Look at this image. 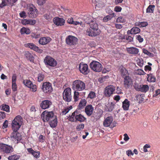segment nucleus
Instances as JSON below:
<instances>
[{
    "mask_svg": "<svg viewBox=\"0 0 160 160\" xmlns=\"http://www.w3.org/2000/svg\"><path fill=\"white\" fill-rule=\"evenodd\" d=\"M90 26V28L88 29L86 31V34L91 37H95L99 35L101 32L98 29V24L93 21H91L90 22H88Z\"/></svg>",
    "mask_w": 160,
    "mask_h": 160,
    "instance_id": "obj_1",
    "label": "nucleus"
},
{
    "mask_svg": "<svg viewBox=\"0 0 160 160\" xmlns=\"http://www.w3.org/2000/svg\"><path fill=\"white\" fill-rule=\"evenodd\" d=\"M23 124V119L20 115L16 116L12 123V128L13 131H17Z\"/></svg>",
    "mask_w": 160,
    "mask_h": 160,
    "instance_id": "obj_2",
    "label": "nucleus"
},
{
    "mask_svg": "<svg viewBox=\"0 0 160 160\" xmlns=\"http://www.w3.org/2000/svg\"><path fill=\"white\" fill-rule=\"evenodd\" d=\"M86 88L84 82L82 81L77 80L74 81L72 84V88L74 90L77 91H82Z\"/></svg>",
    "mask_w": 160,
    "mask_h": 160,
    "instance_id": "obj_3",
    "label": "nucleus"
},
{
    "mask_svg": "<svg viewBox=\"0 0 160 160\" xmlns=\"http://www.w3.org/2000/svg\"><path fill=\"white\" fill-rule=\"evenodd\" d=\"M91 69L94 72H99L102 69V65L99 62L96 61H92L89 64Z\"/></svg>",
    "mask_w": 160,
    "mask_h": 160,
    "instance_id": "obj_4",
    "label": "nucleus"
},
{
    "mask_svg": "<svg viewBox=\"0 0 160 160\" xmlns=\"http://www.w3.org/2000/svg\"><path fill=\"white\" fill-rule=\"evenodd\" d=\"M56 116L54 115V113L52 111L48 112L46 111L43 112L41 117L44 122H48L52 120Z\"/></svg>",
    "mask_w": 160,
    "mask_h": 160,
    "instance_id": "obj_5",
    "label": "nucleus"
},
{
    "mask_svg": "<svg viewBox=\"0 0 160 160\" xmlns=\"http://www.w3.org/2000/svg\"><path fill=\"white\" fill-rule=\"evenodd\" d=\"M0 151L8 154L13 152V149L12 146L2 143H0Z\"/></svg>",
    "mask_w": 160,
    "mask_h": 160,
    "instance_id": "obj_6",
    "label": "nucleus"
},
{
    "mask_svg": "<svg viewBox=\"0 0 160 160\" xmlns=\"http://www.w3.org/2000/svg\"><path fill=\"white\" fill-rule=\"evenodd\" d=\"M71 89L69 88L65 89L63 94V98L64 100L67 102H70L72 99Z\"/></svg>",
    "mask_w": 160,
    "mask_h": 160,
    "instance_id": "obj_7",
    "label": "nucleus"
},
{
    "mask_svg": "<svg viewBox=\"0 0 160 160\" xmlns=\"http://www.w3.org/2000/svg\"><path fill=\"white\" fill-rule=\"evenodd\" d=\"M28 10V14L32 18H35L38 15V11L36 8L32 4H30Z\"/></svg>",
    "mask_w": 160,
    "mask_h": 160,
    "instance_id": "obj_8",
    "label": "nucleus"
},
{
    "mask_svg": "<svg viewBox=\"0 0 160 160\" xmlns=\"http://www.w3.org/2000/svg\"><path fill=\"white\" fill-rule=\"evenodd\" d=\"M115 90V88L114 86L109 85L105 88L104 94L106 97H110L113 93Z\"/></svg>",
    "mask_w": 160,
    "mask_h": 160,
    "instance_id": "obj_9",
    "label": "nucleus"
},
{
    "mask_svg": "<svg viewBox=\"0 0 160 160\" xmlns=\"http://www.w3.org/2000/svg\"><path fill=\"white\" fill-rule=\"evenodd\" d=\"M45 64L51 67H55L57 64V62L52 57L47 56L44 59Z\"/></svg>",
    "mask_w": 160,
    "mask_h": 160,
    "instance_id": "obj_10",
    "label": "nucleus"
},
{
    "mask_svg": "<svg viewBox=\"0 0 160 160\" xmlns=\"http://www.w3.org/2000/svg\"><path fill=\"white\" fill-rule=\"evenodd\" d=\"M133 86L136 90L142 92H146L149 89V86L146 84L139 85L137 83H134Z\"/></svg>",
    "mask_w": 160,
    "mask_h": 160,
    "instance_id": "obj_11",
    "label": "nucleus"
},
{
    "mask_svg": "<svg viewBox=\"0 0 160 160\" xmlns=\"http://www.w3.org/2000/svg\"><path fill=\"white\" fill-rule=\"evenodd\" d=\"M78 39L75 37L69 35L66 38V43L70 45H74L76 44L78 42Z\"/></svg>",
    "mask_w": 160,
    "mask_h": 160,
    "instance_id": "obj_12",
    "label": "nucleus"
},
{
    "mask_svg": "<svg viewBox=\"0 0 160 160\" xmlns=\"http://www.w3.org/2000/svg\"><path fill=\"white\" fill-rule=\"evenodd\" d=\"M123 82L124 86L126 88H130L132 86L133 84L132 79L129 76L125 77Z\"/></svg>",
    "mask_w": 160,
    "mask_h": 160,
    "instance_id": "obj_13",
    "label": "nucleus"
},
{
    "mask_svg": "<svg viewBox=\"0 0 160 160\" xmlns=\"http://www.w3.org/2000/svg\"><path fill=\"white\" fill-rule=\"evenodd\" d=\"M17 131H13L11 136V139L16 143H18L22 139V136Z\"/></svg>",
    "mask_w": 160,
    "mask_h": 160,
    "instance_id": "obj_14",
    "label": "nucleus"
},
{
    "mask_svg": "<svg viewBox=\"0 0 160 160\" xmlns=\"http://www.w3.org/2000/svg\"><path fill=\"white\" fill-rule=\"evenodd\" d=\"M113 119L112 116H109L107 117L104 120L103 122V124L104 127H108L111 126L112 127L116 126V123L113 122H112Z\"/></svg>",
    "mask_w": 160,
    "mask_h": 160,
    "instance_id": "obj_15",
    "label": "nucleus"
},
{
    "mask_svg": "<svg viewBox=\"0 0 160 160\" xmlns=\"http://www.w3.org/2000/svg\"><path fill=\"white\" fill-rule=\"evenodd\" d=\"M42 89L45 93H50L52 90V88L51 83L46 82L43 83Z\"/></svg>",
    "mask_w": 160,
    "mask_h": 160,
    "instance_id": "obj_16",
    "label": "nucleus"
},
{
    "mask_svg": "<svg viewBox=\"0 0 160 160\" xmlns=\"http://www.w3.org/2000/svg\"><path fill=\"white\" fill-rule=\"evenodd\" d=\"M23 83L26 86L32 89L33 92H35L37 91L36 86L35 84H33L29 80H23Z\"/></svg>",
    "mask_w": 160,
    "mask_h": 160,
    "instance_id": "obj_17",
    "label": "nucleus"
},
{
    "mask_svg": "<svg viewBox=\"0 0 160 160\" xmlns=\"http://www.w3.org/2000/svg\"><path fill=\"white\" fill-rule=\"evenodd\" d=\"M79 70L80 72L84 75H86L89 72L88 66L86 64L81 63L79 65Z\"/></svg>",
    "mask_w": 160,
    "mask_h": 160,
    "instance_id": "obj_18",
    "label": "nucleus"
},
{
    "mask_svg": "<svg viewBox=\"0 0 160 160\" xmlns=\"http://www.w3.org/2000/svg\"><path fill=\"white\" fill-rule=\"evenodd\" d=\"M24 46L40 53H42V50L39 49L38 47L32 43H26L24 44Z\"/></svg>",
    "mask_w": 160,
    "mask_h": 160,
    "instance_id": "obj_19",
    "label": "nucleus"
},
{
    "mask_svg": "<svg viewBox=\"0 0 160 160\" xmlns=\"http://www.w3.org/2000/svg\"><path fill=\"white\" fill-rule=\"evenodd\" d=\"M53 22L55 25L60 26L63 25L65 23V20L64 19L57 17L53 19Z\"/></svg>",
    "mask_w": 160,
    "mask_h": 160,
    "instance_id": "obj_20",
    "label": "nucleus"
},
{
    "mask_svg": "<svg viewBox=\"0 0 160 160\" xmlns=\"http://www.w3.org/2000/svg\"><path fill=\"white\" fill-rule=\"evenodd\" d=\"M51 38L49 37H42L39 40L38 43L41 45H46L49 43L51 41Z\"/></svg>",
    "mask_w": 160,
    "mask_h": 160,
    "instance_id": "obj_21",
    "label": "nucleus"
},
{
    "mask_svg": "<svg viewBox=\"0 0 160 160\" xmlns=\"http://www.w3.org/2000/svg\"><path fill=\"white\" fill-rule=\"evenodd\" d=\"M52 104V102L50 101L44 100L40 104V107L42 109H45L49 108Z\"/></svg>",
    "mask_w": 160,
    "mask_h": 160,
    "instance_id": "obj_22",
    "label": "nucleus"
},
{
    "mask_svg": "<svg viewBox=\"0 0 160 160\" xmlns=\"http://www.w3.org/2000/svg\"><path fill=\"white\" fill-rule=\"evenodd\" d=\"M126 49L127 52L129 54L136 55L138 54L139 52L138 48L133 47L127 48Z\"/></svg>",
    "mask_w": 160,
    "mask_h": 160,
    "instance_id": "obj_23",
    "label": "nucleus"
},
{
    "mask_svg": "<svg viewBox=\"0 0 160 160\" xmlns=\"http://www.w3.org/2000/svg\"><path fill=\"white\" fill-rule=\"evenodd\" d=\"M27 151L36 158H39L40 157V152L39 151H34L31 148L27 149Z\"/></svg>",
    "mask_w": 160,
    "mask_h": 160,
    "instance_id": "obj_24",
    "label": "nucleus"
},
{
    "mask_svg": "<svg viewBox=\"0 0 160 160\" xmlns=\"http://www.w3.org/2000/svg\"><path fill=\"white\" fill-rule=\"evenodd\" d=\"M94 108L91 105H89L86 106L85 108V112L88 116L91 115L92 113Z\"/></svg>",
    "mask_w": 160,
    "mask_h": 160,
    "instance_id": "obj_25",
    "label": "nucleus"
},
{
    "mask_svg": "<svg viewBox=\"0 0 160 160\" xmlns=\"http://www.w3.org/2000/svg\"><path fill=\"white\" fill-rule=\"evenodd\" d=\"M140 29L137 27H134L130 30H128L127 33L128 35L129 34H135L140 32Z\"/></svg>",
    "mask_w": 160,
    "mask_h": 160,
    "instance_id": "obj_26",
    "label": "nucleus"
},
{
    "mask_svg": "<svg viewBox=\"0 0 160 160\" xmlns=\"http://www.w3.org/2000/svg\"><path fill=\"white\" fill-rule=\"evenodd\" d=\"M36 21L35 20L32 19L27 20L24 19L22 20V23L23 25H25L29 24L32 25H34L36 23Z\"/></svg>",
    "mask_w": 160,
    "mask_h": 160,
    "instance_id": "obj_27",
    "label": "nucleus"
},
{
    "mask_svg": "<svg viewBox=\"0 0 160 160\" xmlns=\"http://www.w3.org/2000/svg\"><path fill=\"white\" fill-rule=\"evenodd\" d=\"M130 105V102L127 99H125L122 102V108L124 110H128Z\"/></svg>",
    "mask_w": 160,
    "mask_h": 160,
    "instance_id": "obj_28",
    "label": "nucleus"
},
{
    "mask_svg": "<svg viewBox=\"0 0 160 160\" xmlns=\"http://www.w3.org/2000/svg\"><path fill=\"white\" fill-rule=\"evenodd\" d=\"M49 122L50 126L52 128H54L56 127L57 124V119L56 116L54 117L52 120H50Z\"/></svg>",
    "mask_w": 160,
    "mask_h": 160,
    "instance_id": "obj_29",
    "label": "nucleus"
},
{
    "mask_svg": "<svg viewBox=\"0 0 160 160\" xmlns=\"http://www.w3.org/2000/svg\"><path fill=\"white\" fill-rule=\"evenodd\" d=\"M75 116V121H77L80 122H83L86 120V118L81 114L77 115Z\"/></svg>",
    "mask_w": 160,
    "mask_h": 160,
    "instance_id": "obj_30",
    "label": "nucleus"
},
{
    "mask_svg": "<svg viewBox=\"0 0 160 160\" xmlns=\"http://www.w3.org/2000/svg\"><path fill=\"white\" fill-rule=\"evenodd\" d=\"M115 102H112L111 103H108L106 105V107L108 109V111L109 112L112 111L114 108V105Z\"/></svg>",
    "mask_w": 160,
    "mask_h": 160,
    "instance_id": "obj_31",
    "label": "nucleus"
},
{
    "mask_svg": "<svg viewBox=\"0 0 160 160\" xmlns=\"http://www.w3.org/2000/svg\"><path fill=\"white\" fill-rule=\"evenodd\" d=\"M86 103L87 101L85 99H82L79 103L78 108L79 109H82L86 105Z\"/></svg>",
    "mask_w": 160,
    "mask_h": 160,
    "instance_id": "obj_32",
    "label": "nucleus"
},
{
    "mask_svg": "<svg viewBox=\"0 0 160 160\" xmlns=\"http://www.w3.org/2000/svg\"><path fill=\"white\" fill-rule=\"evenodd\" d=\"M148 23L146 22H136L135 25L136 26H138L140 27H144L147 26H148Z\"/></svg>",
    "mask_w": 160,
    "mask_h": 160,
    "instance_id": "obj_33",
    "label": "nucleus"
},
{
    "mask_svg": "<svg viewBox=\"0 0 160 160\" xmlns=\"http://www.w3.org/2000/svg\"><path fill=\"white\" fill-rule=\"evenodd\" d=\"M147 78V81L151 82H155L156 80V78L152 74H148Z\"/></svg>",
    "mask_w": 160,
    "mask_h": 160,
    "instance_id": "obj_34",
    "label": "nucleus"
},
{
    "mask_svg": "<svg viewBox=\"0 0 160 160\" xmlns=\"http://www.w3.org/2000/svg\"><path fill=\"white\" fill-rule=\"evenodd\" d=\"M25 56L31 62H33L34 60V58L31 54L28 52H25Z\"/></svg>",
    "mask_w": 160,
    "mask_h": 160,
    "instance_id": "obj_35",
    "label": "nucleus"
},
{
    "mask_svg": "<svg viewBox=\"0 0 160 160\" xmlns=\"http://www.w3.org/2000/svg\"><path fill=\"white\" fill-rule=\"evenodd\" d=\"M20 157L19 155L15 154L9 156L8 158V160H18Z\"/></svg>",
    "mask_w": 160,
    "mask_h": 160,
    "instance_id": "obj_36",
    "label": "nucleus"
},
{
    "mask_svg": "<svg viewBox=\"0 0 160 160\" xmlns=\"http://www.w3.org/2000/svg\"><path fill=\"white\" fill-rule=\"evenodd\" d=\"M20 32L22 34L25 33L28 34L30 33L31 31L29 28L23 27L21 29Z\"/></svg>",
    "mask_w": 160,
    "mask_h": 160,
    "instance_id": "obj_37",
    "label": "nucleus"
},
{
    "mask_svg": "<svg viewBox=\"0 0 160 160\" xmlns=\"http://www.w3.org/2000/svg\"><path fill=\"white\" fill-rule=\"evenodd\" d=\"M154 8L155 6L154 5H149L146 9V12L148 13H153Z\"/></svg>",
    "mask_w": 160,
    "mask_h": 160,
    "instance_id": "obj_38",
    "label": "nucleus"
},
{
    "mask_svg": "<svg viewBox=\"0 0 160 160\" xmlns=\"http://www.w3.org/2000/svg\"><path fill=\"white\" fill-rule=\"evenodd\" d=\"M121 75L122 76H127L128 75L127 70L124 68L122 67L120 69Z\"/></svg>",
    "mask_w": 160,
    "mask_h": 160,
    "instance_id": "obj_39",
    "label": "nucleus"
},
{
    "mask_svg": "<svg viewBox=\"0 0 160 160\" xmlns=\"http://www.w3.org/2000/svg\"><path fill=\"white\" fill-rule=\"evenodd\" d=\"M11 0H2L1 3L0 4V8H2L7 5Z\"/></svg>",
    "mask_w": 160,
    "mask_h": 160,
    "instance_id": "obj_40",
    "label": "nucleus"
},
{
    "mask_svg": "<svg viewBox=\"0 0 160 160\" xmlns=\"http://www.w3.org/2000/svg\"><path fill=\"white\" fill-rule=\"evenodd\" d=\"M77 113V112H73L72 114V115L68 118V120L69 121L71 122H74L75 121V116H76V114Z\"/></svg>",
    "mask_w": 160,
    "mask_h": 160,
    "instance_id": "obj_41",
    "label": "nucleus"
},
{
    "mask_svg": "<svg viewBox=\"0 0 160 160\" xmlns=\"http://www.w3.org/2000/svg\"><path fill=\"white\" fill-rule=\"evenodd\" d=\"M76 90H75L74 92V101L77 102L79 99V92Z\"/></svg>",
    "mask_w": 160,
    "mask_h": 160,
    "instance_id": "obj_42",
    "label": "nucleus"
},
{
    "mask_svg": "<svg viewBox=\"0 0 160 160\" xmlns=\"http://www.w3.org/2000/svg\"><path fill=\"white\" fill-rule=\"evenodd\" d=\"M72 108V106H70V107L68 108H63L62 110V115H65L67 114L70 110Z\"/></svg>",
    "mask_w": 160,
    "mask_h": 160,
    "instance_id": "obj_43",
    "label": "nucleus"
},
{
    "mask_svg": "<svg viewBox=\"0 0 160 160\" xmlns=\"http://www.w3.org/2000/svg\"><path fill=\"white\" fill-rule=\"evenodd\" d=\"M137 64L140 67H142L143 65V61L142 58H138L136 60Z\"/></svg>",
    "mask_w": 160,
    "mask_h": 160,
    "instance_id": "obj_44",
    "label": "nucleus"
},
{
    "mask_svg": "<svg viewBox=\"0 0 160 160\" xmlns=\"http://www.w3.org/2000/svg\"><path fill=\"white\" fill-rule=\"evenodd\" d=\"M2 109L6 112H9V107L6 104H2Z\"/></svg>",
    "mask_w": 160,
    "mask_h": 160,
    "instance_id": "obj_45",
    "label": "nucleus"
},
{
    "mask_svg": "<svg viewBox=\"0 0 160 160\" xmlns=\"http://www.w3.org/2000/svg\"><path fill=\"white\" fill-rule=\"evenodd\" d=\"M96 96L95 93L92 91H90L88 95V98L91 99H93Z\"/></svg>",
    "mask_w": 160,
    "mask_h": 160,
    "instance_id": "obj_46",
    "label": "nucleus"
},
{
    "mask_svg": "<svg viewBox=\"0 0 160 160\" xmlns=\"http://www.w3.org/2000/svg\"><path fill=\"white\" fill-rule=\"evenodd\" d=\"M47 0H36V2L39 6H42L44 4Z\"/></svg>",
    "mask_w": 160,
    "mask_h": 160,
    "instance_id": "obj_47",
    "label": "nucleus"
},
{
    "mask_svg": "<svg viewBox=\"0 0 160 160\" xmlns=\"http://www.w3.org/2000/svg\"><path fill=\"white\" fill-rule=\"evenodd\" d=\"M44 78V75L42 74H39L38 75V81L39 82H41L43 80Z\"/></svg>",
    "mask_w": 160,
    "mask_h": 160,
    "instance_id": "obj_48",
    "label": "nucleus"
},
{
    "mask_svg": "<svg viewBox=\"0 0 160 160\" xmlns=\"http://www.w3.org/2000/svg\"><path fill=\"white\" fill-rule=\"evenodd\" d=\"M136 73L138 75H145L146 73L144 72L142 69H138L136 71Z\"/></svg>",
    "mask_w": 160,
    "mask_h": 160,
    "instance_id": "obj_49",
    "label": "nucleus"
},
{
    "mask_svg": "<svg viewBox=\"0 0 160 160\" xmlns=\"http://www.w3.org/2000/svg\"><path fill=\"white\" fill-rule=\"evenodd\" d=\"M43 16L46 19L48 20H51L52 18V16L50 15L49 13H47L45 14Z\"/></svg>",
    "mask_w": 160,
    "mask_h": 160,
    "instance_id": "obj_50",
    "label": "nucleus"
},
{
    "mask_svg": "<svg viewBox=\"0 0 160 160\" xmlns=\"http://www.w3.org/2000/svg\"><path fill=\"white\" fill-rule=\"evenodd\" d=\"M153 97H159L160 96V89H158L155 91L153 94Z\"/></svg>",
    "mask_w": 160,
    "mask_h": 160,
    "instance_id": "obj_51",
    "label": "nucleus"
},
{
    "mask_svg": "<svg viewBox=\"0 0 160 160\" xmlns=\"http://www.w3.org/2000/svg\"><path fill=\"white\" fill-rule=\"evenodd\" d=\"M112 18L111 15H108L104 18L103 21L105 22H106L110 20Z\"/></svg>",
    "mask_w": 160,
    "mask_h": 160,
    "instance_id": "obj_52",
    "label": "nucleus"
},
{
    "mask_svg": "<svg viewBox=\"0 0 160 160\" xmlns=\"http://www.w3.org/2000/svg\"><path fill=\"white\" fill-rule=\"evenodd\" d=\"M84 125L83 124H80L77 126V129L78 131H80L84 128Z\"/></svg>",
    "mask_w": 160,
    "mask_h": 160,
    "instance_id": "obj_53",
    "label": "nucleus"
},
{
    "mask_svg": "<svg viewBox=\"0 0 160 160\" xmlns=\"http://www.w3.org/2000/svg\"><path fill=\"white\" fill-rule=\"evenodd\" d=\"M125 21L124 18L122 17H119L117 19V22H124Z\"/></svg>",
    "mask_w": 160,
    "mask_h": 160,
    "instance_id": "obj_54",
    "label": "nucleus"
},
{
    "mask_svg": "<svg viewBox=\"0 0 160 160\" xmlns=\"http://www.w3.org/2000/svg\"><path fill=\"white\" fill-rule=\"evenodd\" d=\"M96 6V7L102 8L104 6V4L102 2H97Z\"/></svg>",
    "mask_w": 160,
    "mask_h": 160,
    "instance_id": "obj_55",
    "label": "nucleus"
},
{
    "mask_svg": "<svg viewBox=\"0 0 160 160\" xmlns=\"http://www.w3.org/2000/svg\"><path fill=\"white\" fill-rule=\"evenodd\" d=\"M45 140V137L43 136L42 135L39 136L38 138L39 141L41 142H44Z\"/></svg>",
    "mask_w": 160,
    "mask_h": 160,
    "instance_id": "obj_56",
    "label": "nucleus"
},
{
    "mask_svg": "<svg viewBox=\"0 0 160 160\" xmlns=\"http://www.w3.org/2000/svg\"><path fill=\"white\" fill-rule=\"evenodd\" d=\"M12 88L13 91L15 92L17 90V87L16 83H12Z\"/></svg>",
    "mask_w": 160,
    "mask_h": 160,
    "instance_id": "obj_57",
    "label": "nucleus"
},
{
    "mask_svg": "<svg viewBox=\"0 0 160 160\" xmlns=\"http://www.w3.org/2000/svg\"><path fill=\"white\" fill-rule=\"evenodd\" d=\"M150 147V145L149 144H146L143 147V151L144 152H146L148 151L147 148H149Z\"/></svg>",
    "mask_w": 160,
    "mask_h": 160,
    "instance_id": "obj_58",
    "label": "nucleus"
},
{
    "mask_svg": "<svg viewBox=\"0 0 160 160\" xmlns=\"http://www.w3.org/2000/svg\"><path fill=\"white\" fill-rule=\"evenodd\" d=\"M136 37L137 39L139 42H142L143 41V38H142L140 35H137Z\"/></svg>",
    "mask_w": 160,
    "mask_h": 160,
    "instance_id": "obj_59",
    "label": "nucleus"
},
{
    "mask_svg": "<svg viewBox=\"0 0 160 160\" xmlns=\"http://www.w3.org/2000/svg\"><path fill=\"white\" fill-rule=\"evenodd\" d=\"M6 117L5 113L4 112H0V119H4Z\"/></svg>",
    "mask_w": 160,
    "mask_h": 160,
    "instance_id": "obj_60",
    "label": "nucleus"
},
{
    "mask_svg": "<svg viewBox=\"0 0 160 160\" xmlns=\"http://www.w3.org/2000/svg\"><path fill=\"white\" fill-rule=\"evenodd\" d=\"M73 24L76 25L78 24H79L80 26H81L82 27H83V25L82 24V22H79L76 21H74L73 22Z\"/></svg>",
    "mask_w": 160,
    "mask_h": 160,
    "instance_id": "obj_61",
    "label": "nucleus"
},
{
    "mask_svg": "<svg viewBox=\"0 0 160 160\" xmlns=\"http://www.w3.org/2000/svg\"><path fill=\"white\" fill-rule=\"evenodd\" d=\"M17 80V76L16 74H13L12 77V83H16Z\"/></svg>",
    "mask_w": 160,
    "mask_h": 160,
    "instance_id": "obj_62",
    "label": "nucleus"
},
{
    "mask_svg": "<svg viewBox=\"0 0 160 160\" xmlns=\"http://www.w3.org/2000/svg\"><path fill=\"white\" fill-rule=\"evenodd\" d=\"M126 153L128 157H129L131 155H133L134 154V153H132V152L131 150H129L126 151Z\"/></svg>",
    "mask_w": 160,
    "mask_h": 160,
    "instance_id": "obj_63",
    "label": "nucleus"
},
{
    "mask_svg": "<svg viewBox=\"0 0 160 160\" xmlns=\"http://www.w3.org/2000/svg\"><path fill=\"white\" fill-rule=\"evenodd\" d=\"M20 16L21 18H26V13L25 12L22 11L19 13Z\"/></svg>",
    "mask_w": 160,
    "mask_h": 160,
    "instance_id": "obj_64",
    "label": "nucleus"
}]
</instances>
